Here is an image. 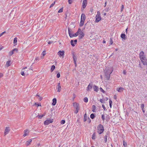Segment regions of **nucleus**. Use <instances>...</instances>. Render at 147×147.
<instances>
[{
	"label": "nucleus",
	"mask_w": 147,
	"mask_h": 147,
	"mask_svg": "<svg viewBox=\"0 0 147 147\" xmlns=\"http://www.w3.org/2000/svg\"><path fill=\"white\" fill-rule=\"evenodd\" d=\"M113 71V67L107 68L104 71L105 76L107 80L109 79L110 75L111 74Z\"/></svg>",
	"instance_id": "1"
},
{
	"label": "nucleus",
	"mask_w": 147,
	"mask_h": 147,
	"mask_svg": "<svg viewBox=\"0 0 147 147\" xmlns=\"http://www.w3.org/2000/svg\"><path fill=\"white\" fill-rule=\"evenodd\" d=\"M98 133L100 134H102L104 130L103 126L101 124L99 125L97 127Z\"/></svg>",
	"instance_id": "2"
},
{
	"label": "nucleus",
	"mask_w": 147,
	"mask_h": 147,
	"mask_svg": "<svg viewBox=\"0 0 147 147\" xmlns=\"http://www.w3.org/2000/svg\"><path fill=\"white\" fill-rule=\"evenodd\" d=\"M100 12L98 11L97 12V14L96 16V22H99L101 20V17L100 16Z\"/></svg>",
	"instance_id": "3"
},
{
	"label": "nucleus",
	"mask_w": 147,
	"mask_h": 147,
	"mask_svg": "<svg viewBox=\"0 0 147 147\" xmlns=\"http://www.w3.org/2000/svg\"><path fill=\"white\" fill-rule=\"evenodd\" d=\"M80 32H79L78 34L79 35L78 36V38L80 40L85 35L84 33L82 31L81 29H80Z\"/></svg>",
	"instance_id": "4"
},
{
	"label": "nucleus",
	"mask_w": 147,
	"mask_h": 147,
	"mask_svg": "<svg viewBox=\"0 0 147 147\" xmlns=\"http://www.w3.org/2000/svg\"><path fill=\"white\" fill-rule=\"evenodd\" d=\"M53 122V119H50L49 120H47L45 121L44 122V124L45 125H48L50 123H52Z\"/></svg>",
	"instance_id": "5"
},
{
	"label": "nucleus",
	"mask_w": 147,
	"mask_h": 147,
	"mask_svg": "<svg viewBox=\"0 0 147 147\" xmlns=\"http://www.w3.org/2000/svg\"><path fill=\"white\" fill-rule=\"evenodd\" d=\"M73 106L76 109H79V104L74 102L73 103Z\"/></svg>",
	"instance_id": "6"
},
{
	"label": "nucleus",
	"mask_w": 147,
	"mask_h": 147,
	"mask_svg": "<svg viewBox=\"0 0 147 147\" xmlns=\"http://www.w3.org/2000/svg\"><path fill=\"white\" fill-rule=\"evenodd\" d=\"M140 60L143 65H147V59L146 58L141 59Z\"/></svg>",
	"instance_id": "7"
},
{
	"label": "nucleus",
	"mask_w": 147,
	"mask_h": 147,
	"mask_svg": "<svg viewBox=\"0 0 147 147\" xmlns=\"http://www.w3.org/2000/svg\"><path fill=\"white\" fill-rule=\"evenodd\" d=\"M58 54L59 56L60 57H62L64 56V51H59L58 53Z\"/></svg>",
	"instance_id": "8"
},
{
	"label": "nucleus",
	"mask_w": 147,
	"mask_h": 147,
	"mask_svg": "<svg viewBox=\"0 0 147 147\" xmlns=\"http://www.w3.org/2000/svg\"><path fill=\"white\" fill-rule=\"evenodd\" d=\"M80 28H79L78 29L77 32H76V33L74 34H72V35L71 36V37L70 38H72L73 37H76V36H77L78 35V34H79V32H80L79 31H80Z\"/></svg>",
	"instance_id": "9"
},
{
	"label": "nucleus",
	"mask_w": 147,
	"mask_h": 147,
	"mask_svg": "<svg viewBox=\"0 0 147 147\" xmlns=\"http://www.w3.org/2000/svg\"><path fill=\"white\" fill-rule=\"evenodd\" d=\"M87 0H83L82 3V7L84 9L85 8L87 5Z\"/></svg>",
	"instance_id": "10"
},
{
	"label": "nucleus",
	"mask_w": 147,
	"mask_h": 147,
	"mask_svg": "<svg viewBox=\"0 0 147 147\" xmlns=\"http://www.w3.org/2000/svg\"><path fill=\"white\" fill-rule=\"evenodd\" d=\"M10 129L9 127H6L5 130L4 134L6 135L7 134L9 131Z\"/></svg>",
	"instance_id": "11"
},
{
	"label": "nucleus",
	"mask_w": 147,
	"mask_h": 147,
	"mask_svg": "<svg viewBox=\"0 0 147 147\" xmlns=\"http://www.w3.org/2000/svg\"><path fill=\"white\" fill-rule=\"evenodd\" d=\"M86 17L84 13H82L81 16V20L84 21L85 20Z\"/></svg>",
	"instance_id": "12"
},
{
	"label": "nucleus",
	"mask_w": 147,
	"mask_h": 147,
	"mask_svg": "<svg viewBox=\"0 0 147 147\" xmlns=\"http://www.w3.org/2000/svg\"><path fill=\"white\" fill-rule=\"evenodd\" d=\"M92 88V84L90 83L87 87L86 90L87 91H88L90 90Z\"/></svg>",
	"instance_id": "13"
},
{
	"label": "nucleus",
	"mask_w": 147,
	"mask_h": 147,
	"mask_svg": "<svg viewBox=\"0 0 147 147\" xmlns=\"http://www.w3.org/2000/svg\"><path fill=\"white\" fill-rule=\"evenodd\" d=\"M124 89L122 87H120L119 88H117V90L119 92H122Z\"/></svg>",
	"instance_id": "14"
},
{
	"label": "nucleus",
	"mask_w": 147,
	"mask_h": 147,
	"mask_svg": "<svg viewBox=\"0 0 147 147\" xmlns=\"http://www.w3.org/2000/svg\"><path fill=\"white\" fill-rule=\"evenodd\" d=\"M57 102V99L56 98H54L53 99V102L52 103V105L53 106L55 105Z\"/></svg>",
	"instance_id": "15"
},
{
	"label": "nucleus",
	"mask_w": 147,
	"mask_h": 147,
	"mask_svg": "<svg viewBox=\"0 0 147 147\" xmlns=\"http://www.w3.org/2000/svg\"><path fill=\"white\" fill-rule=\"evenodd\" d=\"M24 132L25 134L23 135L24 137H25L26 136L28 135V130L26 129L24 130Z\"/></svg>",
	"instance_id": "16"
},
{
	"label": "nucleus",
	"mask_w": 147,
	"mask_h": 147,
	"mask_svg": "<svg viewBox=\"0 0 147 147\" xmlns=\"http://www.w3.org/2000/svg\"><path fill=\"white\" fill-rule=\"evenodd\" d=\"M144 55H144V52L142 51H141L140 52L139 54V58L141 57L142 56Z\"/></svg>",
	"instance_id": "17"
},
{
	"label": "nucleus",
	"mask_w": 147,
	"mask_h": 147,
	"mask_svg": "<svg viewBox=\"0 0 147 147\" xmlns=\"http://www.w3.org/2000/svg\"><path fill=\"white\" fill-rule=\"evenodd\" d=\"M32 141V140L31 139H30L28 140L26 142V144L27 146H28L29 145L30 143Z\"/></svg>",
	"instance_id": "18"
},
{
	"label": "nucleus",
	"mask_w": 147,
	"mask_h": 147,
	"mask_svg": "<svg viewBox=\"0 0 147 147\" xmlns=\"http://www.w3.org/2000/svg\"><path fill=\"white\" fill-rule=\"evenodd\" d=\"M96 107L94 105H93L92 106V111L93 112H96L95 110L96 109Z\"/></svg>",
	"instance_id": "19"
},
{
	"label": "nucleus",
	"mask_w": 147,
	"mask_h": 147,
	"mask_svg": "<svg viewBox=\"0 0 147 147\" xmlns=\"http://www.w3.org/2000/svg\"><path fill=\"white\" fill-rule=\"evenodd\" d=\"M93 88L94 91H96V92H98V88L96 86L94 85L93 87Z\"/></svg>",
	"instance_id": "20"
},
{
	"label": "nucleus",
	"mask_w": 147,
	"mask_h": 147,
	"mask_svg": "<svg viewBox=\"0 0 147 147\" xmlns=\"http://www.w3.org/2000/svg\"><path fill=\"white\" fill-rule=\"evenodd\" d=\"M125 34L123 33L121 34V38L125 40Z\"/></svg>",
	"instance_id": "21"
},
{
	"label": "nucleus",
	"mask_w": 147,
	"mask_h": 147,
	"mask_svg": "<svg viewBox=\"0 0 147 147\" xmlns=\"http://www.w3.org/2000/svg\"><path fill=\"white\" fill-rule=\"evenodd\" d=\"M17 38L16 37H15L14 38L13 40V44H15V45H16L17 43Z\"/></svg>",
	"instance_id": "22"
},
{
	"label": "nucleus",
	"mask_w": 147,
	"mask_h": 147,
	"mask_svg": "<svg viewBox=\"0 0 147 147\" xmlns=\"http://www.w3.org/2000/svg\"><path fill=\"white\" fill-rule=\"evenodd\" d=\"M73 58L74 59V61H75L77 60V57L74 54V53H73Z\"/></svg>",
	"instance_id": "23"
},
{
	"label": "nucleus",
	"mask_w": 147,
	"mask_h": 147,
	"mask_svg": "<svg viewBox=\"0 0 147 147\" xmlns=\"http://www.w3.org/2000/svg\"><path fill=\"white\" fill-rule=\"evenodd\" d=\"M10 61H7L6 63V66L7 67L9 66L10 65Z\"/></svg>",
	"instance_id": "24"
},
{
	"label": "nucleus",
	"mask_w": 147,
	"mask_h": 147,
	"mask_svg": "<svg viewBox=\"0 0 147 147\" xmlns=\"http://www.w3.org/2000/svg\"><path fill=\"white\" fill-rule=\"evenodd\" d=\"M88 118L87 117V115L86 113H85L84 115V121H86L87 120V118Z\"/></svg>",
	"instance_id": "25"
},
{
	"label": "nucleus",
	"mask_w": 147,
	"mask_h": 147,
	"mask_svg": "<svg viewBox=\"0 0 147 147\" xmlns=\"http://www.w3.org/2000/svg\"><path fill=\"white\" fill-rule=\"evenodd\" d=\"M71 29H70L69 28H68V32L69 35L70 37H71V36L72 34H71Z\"/></svg>",
	"instance_id": "26"
},
{
	"label": "nucleus",
	"mask_w": 147,
	"mask_h": 147,
	"mask_svg": "<svg viewBox=\"0 0 147 147\" xmlns=\"http://www.w3.org/2000/svg\"><path fill=\"white\" fill-rule=\"evenodd\" d=\"M90 117L92 119H93L95 117L94 113H92L90 115Z\"/></svg>",
	"instance_id": "27"
},
{
	"label": "nucleus",
	"mask_w": 147,
	"mask_h": 147,
	"mask_svg": "<svg viewBox=\"0 0 147 147\" xmlns=\"http://www.w3.org/2000/svg\"><path fill=\"white\" fill-rule=\"evenodd\" d=\"M84 21L81 20L80 23V27L84 25Z\"/></svg>",
	"instance_id": "28"
},
{
	"label": "nucleus",
	"mask_w": 147,
	"mask_h": 147,
	"mask_svg": "<svg viewBox=\"0 0 147 147\" xmlns=\"http://www.w3.org/2000/svg\"><path fill=\"white\" fill-rule=\"evenodd\" d=\"M55 66L54 65H52L51 67V71L52 72L55 69Z\"/></svg>",
	"instance_id": "29"
},
{
	"label": "nucleus",
	"mask_w": 147,
	"mask_h": 147,
	"mask_svg": "<svg viewBox=\"0 0 147 147\" xmlns=\"http://www.w3.org/2000/svg\"><path fill=\"white\" fill-rule=\"evenodd\" d=\"M45 115L44 114V115H38L37 117H38V119H41L42 117Z\"/></svg>",
	"instance_id": "30"
},
{
	"label": "nucleus",
	"mask_w": 147,
	"mask_h": 147,
	"mask_svg": "<svg viewBox=\"0 0 147 147\" xmlns=\"http://www.w3.org/2000/svg\"><path fill=\"white\" fill-rule=\"evenodd\" d=\"M100 101L102 103H105V100L103 99H100Z\"/></svg>",
	"instance_id": "31"
},
{
	"label": "nucleus",
	"mask_w": 147,
	"mask_h": 147,
	"mask_svg": "<svg viewBox=\"0 0 147 147\" xmlns=\"http://www.w3.org/2000/svg\"><path fill=\"white\" fill-rule=\"evenodd\" d=\"M123 145L125 147H127V143L125 141H123Z\"/></svg>",
	"instance_id": "32"
},
{
	"label": "nucleus",
	"mask_w": 147,
	"mask_h": 147,
	"mask_svg": "<svg viewBox=\"0 0 147 147\" xmlns=\"http://www.w3.org/2000/svg\"><path fill=\"white\" fill-rule=\"evenodd\" d=\"M74 42L73 40H71V44L73 47H74L75 46V44L74 43Z\"/></svg>",
	"instance_id": "33"
},
{
	"label": "nucleus",
	"mask_w": 147,
	"mask_h": 147,
	"mask_svg": "<svg viewBox=\"0 0 147 147\" xmlns=\"http://www.w3.org/2000/svg\"><path fill=\"white\" fill-rule=\"evenodd\" d=\"M112 101L111 100V99H109V105H110V108H112Z\"/></svg>",
	"instance_id": "34"
},
{
	"label": "nucleus",
	"mask_w": 147,
	"mask_h": 147,
	"mask_svg": "<svg viewBox=\"0 0 147 147\" xmlns=\"http://www.w3.org/2000/svg\"><path fill=\"white\" fill-rule=\"evenodd\" d=\"M101 118L103 121L105 120V116L104 114H102L101 115Z\"/></svg>",
	"instance_id": "35"
},
{
	"label": "nucleus",
	"mask_w": 147,
	"mask_h": 147,
	"mask_svg": "<svg viewBox=\"0 0 147 147\" xmlns=\"http://www.w3.org/2000/svg\"><path fill=\"white\" fill-rule=\"evenodd\" d=\"M107 135L105 136L104 137V139L105 142L106 143L107 141Z\"/></svg>",
	"instance_id": "36"
},
{
	"label": "nucleus",
	"mask_w": 147,
	"mask_h": 147,
	"mask_svg": "<svg viewBox=\"0 0 147 147\" xmlns=\"http://www.w3.org/2000/svg\"><path fill=\"white\" fill-rule=\"evenodd\" d=\"M84 101L85 102H88V98L87 97H85L84 98Z\"/></svg>",
	"instance_id": "37"
},
{
	"label": "nucleus",
	"mask_w": 147,
	"mask_h": 147,
	"mask_svg": "<svg viewBox=\"0 0 147 147\" xmlns=\"http://www.w3.org/2000/svg\"><path fill=\"white\" fill-rule=\"evenodd\" d=\"M110 45H111L113 43V39L111 38H110Z\"/></svg>",
	"instance_id": "38"
},
{
	"label": "nucleus",
	"mask_w": 147,
	"mask_h": 147,
	"mask_svg": "<svg viewBox=\"0 0 147 147\" xmlns=\"http://www.w3.org/2000/svg\"><path fill=\"white\" fill-rule=\"evenodd\" d=\"M95 133H94L92 135V138L93 140H94L95 139Z\"/></svg>",
	"instance_id": "39"
},
{
	"label": "nucleus",
	"mask_w": 147,
	"mask_h": 147,
	"mask_svg": "<svg viewBox=\"0 0 147 147\" xmlns=\"http://www.w3.org/2000/svg\"><path fill=\"white\" fill-rule=\"evenodd\" d=\"M61 86H58L57 89H58V90H57V91L59 92H60L61 90Z\"/></svg>",
	"instance_id": "40"
},
{
	"label": "nucleus",
	"mask_w": 147,
	"mask_h": 147,
	"mask_svg": "<svg viewBox=\"0 0 147 147\" xmlns=\"http://www.w3.org/2000/svg\"><path fill=\"white\" fill-rule=\"evenodd\" d=\"M140 59H144L146 58V57L145 55H143V56H142L140 58Z\"/></svg>",
	"instance_id": "41"
},
{
	"label": "nucleus",
	"mask_w": 147,
	"mask_h": 147,
	"mask_svg": "<svg viewBox=\"0 0 147 147\" xmlns=\"http://www.w3.org/2000/svg\"><path fill=\"white\" fill-rule=\"evenodd\" d=\"M65 123V121L64 120H62L61 121V123L62 124H64Z\"/></svg>",
	"instance_id": "42"
},
{
	"label": "nucleus",
	"mask_w": 147,
	"mask_h": 147,
	"mask_svg": "<svg viewBox=\"0 0 147 147\" xmlns=\"http://www.w3.org/2000/svg\"><path fill=\"white\" fill-rule=\"evenodd\" d=\"M100 90L101 92H102L103 93H105V91H104V90L102 89V88H101V87L100 88Z\"/></svg>",
	"instance_id": "43"
},
{
	"label": "nucleus",
	"mask_w": 147,
	"mask_h": 147,
	"mask_svg": "<svg viewBox=\"0 0 147 147\" xmlns=\"http://www.w3.org/2000/svg\"><path fill=\"white\" fill-rule=\"evenodd\" d=\"M63 11V8L60 9L58 11V13H61Z\"/></svg>",
	"instance_id": "44"
},
{
	"label": "nucleus",
	"mask_w": 147,
	"mask_h": 147,
	"mask_svg": "<svg viewBox=\"0 0 147 147\" xmlns=\"http://www.w3.org/2000/svg\"><path fill=\"white\" fill-rule=\"evenodd\" d=\"M55 1H54L53 2V3H52L50 5V7L51 8V7H53L54 5H55Z\"/></svg>",
	"instance_id": "45"
},
{
	"label": "nucleus",
	"mask_w": 147,
	"mask_h": 147,
	"mask_svg": "<svg viewBox=\"0 0 147 147\" xmlns=\"http://www.w3.org/2000/svg\"><path fill=\"white\" fill-rule=\"evenodd\" d=\"M144 105L143 104H141V108L142 109H144Z\"/></svg>",
	"instance_id": "46"
},
{
	"label": "nucleus",
	"mask_w": 147,
	"mask_h": 147,
	"mask_svg": "<svg viewBox=\"0 0 147 147\" xmlns=\"http://www.w3.org/2000/svg\"><path fill=\"white\" fill-rule=\"evenodd\" d=\"M14 52L12 50V51H11L9 52V55H12L14 53Z\"/></svg>",
	"instance_id": "47"
},
{
	"label": "nucleus",
	"mask_w": 147,
	"mask_h": 147,
	"mask_svg": "<svg viewBox=\"0 0 147 147\" xmlns=\"http://www.w3.org/2000/svg\"><path fill=\"white\" fill-rule=\"evenodd\" d=\"M73 0H68V2L69 4H71L72 2V1Z\"/></svg>",
	"instance_id": "48"
},
{
	"label": "nucleus",
	"mask_w": 147,
	"mask_h": 147,
	"mask_svg": "<svg viewBox=\"0 0 147 147\" xmlns=\"http://www.w3.org/2000/svg\"><path fill=\"white\" fill-rule=\"evenodd\" d=\"M60 73H58L57 74V78H59L60 77Z\"/></svg>",
	"instance_id": "49"
},
{
	"label": "nucleus",
	"mask_w": 147,
	"mask_h": 147,
	"mask_svg": "<svg viewBox=\"0 0 147 147\" xmlns=\"http://www.w3.org/2000/svg\"><path fill=\"white\" fill-rule=\"evenodd\" d=\"M55 42V41H49L48 42V43L49 44H51L53 42Z\"/></svg>",
	"instance_id": "50"
},
{
	"label": "nucleus",
	"mask_w": 147,
	"mask_h": 147,
	"mask_svg": "<svg viewBox=\"0 0 147 147\" xmlns=\"http://www.w3.org/2000/svg\"><path fill=\"white\" fill-rule=\"evenodd\" d=\"M35 105H36L37 107L41 106V105L40 104H36V103H35Z\"/></svg>",
	"instance_id": "51"
},
{
	"label": "nucleus",
	"mask_w": 147,
	"mask_h": 147,
	"mask_svg": "<svg viewBox=\"0 0 147 147\" xmlns=\"http://www.w3.org/2000/svg\"><path fill=\"white\" fill-rule=\"evenodd\" d=\"M79 109H76V110L75 111H74V113H76V114H77L79 111Z\"/></svg>",
	"instance_id": "52"
},
{
	"label": "nucleus",
	"mask_w": 147,
	"mask_h": 147,
	"mask_svg": "<svg viewBox=\"0 0 147 147\" xmlns=\"http://www.w3.org/2000/svg\"><path fill=\"white\" fill-rule=\"evenodd\" d=\"M21 74L22 76H24L25 75V74L23 71H22L21 72Z\"/></svg>",
	"instance_id": "53"
},
{
	"label": "nucleus",
	"mask_w": 147,
	"mask_h": 147,
	"mask_svg": "<svg viewBox=\"0 0 147 147\" xmlns=\"http://www.w3.org/2000/svg\"><path fill=\"white\" fill-rule=\"evenodd\" d=\"M124 8V6L123 5H122L121 6V11H122L123 9Z\"/></svg>",
	"instance_id": "54"
},
{
	"label": "nucleus",
	"mask_w": 147,
	"mask_h": 147,
	"mask_svg": "<svg viewBox=\"0 0 147 147\" xmlns=\"http://www.w3.org/2000/svg\"><path fill=\"white\" fill-rule=\"evenodd\" d=\"M5 33V31H4L3 32H2V33H1L0 34V35L1 36H2Z\"/></svg>",
	"instance_id": "55"
},
{
	"label": "nucleus",
	"mask_w": 147,
	"mask_h": 147,
	"mask_svg": "<svg viewBox=\"0 0 147 147\" xmlns=\"http://www.w3.org/2000/svg\"><path fill=\"white\" fill-rule=\"evenodd\" d=\"M102 107L104 109V110H106V109L105 107V106L104 105H102Z\"/></svg>",
	"instance_id": "56"
},
{
	"label": "nucleus",
	"mask_w": 147,
	"mask_h": 147,
	"mask_svg": "<svg viewBox=\"0 0 147 147\" xmlns=\"http://www.w3.org/2000/svg\"><path fill=\"white\" fill-rule=\"evenodd\" d=\"M13 51H16V52H17L18 51V49H16V48H15L14 49Z\"/></svg>",
	"instance_id": "57"
},
{
	"label": "nucleus",
	"mask_w": 147,
	"mask_h": 147,
	"mask_svg": "<svg viewBox=\"0 0 147 147\" xmlns=\"http://www.w3.org/2000/svg\"><path fill=\"white\" fill-rule=\"evenodd\" d=\"M88 119L89 120V121H88V123H90V122L91 121V120L89 118V117H88Z\"/></svg>",
	"instance_id": "58"
},
{
	"label": "nucleus",
	"mask_w": 147,
	"mask_h": 147,
	"mask_svg": "<svg viewBox=\"0 0 147 147\" xmlns=\"http://www.w3.org/2000/svg\"><path fill=\"white\" fill-rule=\"evenodd\" d=\"M45 51H44L43 52H42V55L43 56H44L45 54Z\"/></svg>",
	"instance_id": "59"
},
{
	"label": "nucleus",
	"mask_w": 147,
	"mask_h": 147,
	"mask_svg": "<svg viewBox=\"0 0 147 147\" xmlns=\"http://www.w3.org/2000/svg\"><path fill=\"white\" fill-rule=\"evenodd\" d=\"M3 76V74L2 73H0V78Z\"/></svg>",
	"instance_id": "60"
},
{
	"label": "nucleus",
	"mask_w": 147,
	"mask_h": 147,
	"mask_svg": "<svg viewBox=\"0 0 147 147\" xmlns=\"http://www.w3.org/2000/svg\"><path fill=\"white\" fill-rule=\"evenodd\" d=\"M109 115H107L106 117V119H108V120L109 119Z\"/></svg>",
	"instance_id": "61"
},
{
	"label": "nucleus",
	"mask_w": 147,
	"mask_h": 147,
	"mask_svg": "<svg viewBox=\"0 0 147 147\" xmlns=\"http://www.w3.org/2000/svg\"><path fill=\"white\" fill-rule=\"evenodd\" d=\"M3 47L0 44V50L2 49Z\"/></svg>",
	"instance_id": "62"
},
{
	"label": "nucleus",
	"mask_w": 147,
	"mask_h": 147,
	"mask_svg": "<svg viewBox=\"0 0 147 147\" xmlns=\"http://www.w3.org/2000/svg\"><path fill=\"white\" fill-rule=\"evenodd\" d=\"M77 39H75L74 40V42L75 44H76L77 42Z\"/></svg>",
	"instance_id": "63"
},
{
	"label": "nucleus",
	"mask_w": 147,
	"mask_h": 147,
	"mask_svg": "<svg viewBox=\"0 0 147 147\" xmlns=\"http://www.w3.org/2000/svg\"><path fill=\"white\" fill-rule=\"evenodd\" d=\"M39 60V58L38 57H37L36 58H35V60L37 61V60Z\"/></svg>",
	"instance_id": "64"
}]
</instances>
